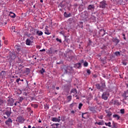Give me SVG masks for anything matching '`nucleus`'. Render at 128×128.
<instances>
[{
	"label": "nucleus",
	"instance_id": "obj_26",
	"mask_svg": "<svg viewBox=\"0 0 128 128\" xmlns=\"http://www.w3.org/2000/svg\"><path fill=\"white\" fill-rule=\"evenodd\" d=\"M72 14L70 13L69 14H68L66 12H64V16H65V18H70Z\"/></svg>",
	"mask_w": 128,
	"mask_h": 128
},
{
	"label": "nucleus",
	"instance_id": "obj_55",
	"mask_svg": "<svg viewBox=\"0 0 128 128\" xmlns=\"http://www.w3.org/2000/svg\"><path fill=\"white\" fill-rule=\"evenodd\" d=\"M18 91L19 92H20V94H22V90H20V89H18Z\"/></svg>",
	"mask_w": 128,
	"mask_h": 128
},
{
	"label": "nucleus",
	"instance_id": "obj_21",
	"mask_svg": "<svg viewBox=\"0 0 128 128\" xmlns=\"http://www.w3.org/2000/svg\"><path fill=\"white\" fill-rule=\"evenodd\" d=\"M36 34L38 36H40L43 34L42 32L40 30H37Z\"/></svg>",
	"mask_w": 128,
	"mask_h": 128
},
{
	"label": "nucleus",
	"instance_id": "obj_7",
	"mask_svg": "<svg viewBox=\"0 0 128 128\" xmlns=\"http://www.w3.org/2000/svg\"><path fill=\"white\" fill-rule=\"evenodd\" d=\"M122 98L124 100H126V98H128V90L124 91V92L122 94Z\"/></svg>",
	"mask_w": 128,
	"mask_h": 128
},
{
	"label": "nucleus",
	"instance_id": "obj_61",
	"mask_svg": "<svg viewBox=\"0 0 128 128\" xmlns=\"http://www.w3.org/2000/svg\"><path fill=\"white\" fill-rule=\"evenodd\" d=\"M60 12H62V10H64L62 8H60Z\"/></svg>",
	"mask_w": 128,
	"mask_h": 128
},
{
	"label": "nucleus",
	"instance_id": "obj_45",
	"mask_svg": "<svg viewBox=\"0 0 128 128\" xmlns=\"http://www.w3.org/2000/svg\"><path fill=\"white\" fill-rule=\"evenodd\" d=\"M32 106H34V108H38V106L36 104H32Z\"/></svg>",
	"mask_w": 128,
	"mask_h": 128
},
{
	"label": "nucleus",
	"instance_id": "obj_18",
	"mask_svg": "<svg viewBox=\"0 0 128 128\" xmlns=\"http://www.w3.org/2000/svg\"><path fill=\"white\" fill-rule=\"evenodd\" d=\"M101 88H102V90H104V88H106V82L104 81H102V82H101Z\"/></svg>",
	"mask_w": 128,
	"mask_h": 128
},
{
	"label": "nucleus",
	"instance_id": "obj_64",
	"mask_svg": "<svg viewBox=\"0 0 128 128\" xmlns=\"http://www.w3.org/2000/svg\"><path fill=\"white\" fill-rule=\"evenodd\" d=\"M32 128V126H31L29 125V126H28V128Z\"/></svg>",
	"mask_w": 128,
	"mask_h": 128
},
{
	"label": "nucleus",
	"instance_id": "obj_19",
	"mask_svg": "<svg viewBox=\"0 0 128 128\" xmlns=\"http://www.w3.org/2000/svg\"><path fill=\"white\" fill-rule=\"evenodd\" d=\"M96 124H98V126H102L103 124H104V122L102 120V122H96Z\"/></svg>",
	"mask_w": 128,
	"mask_h": 128
},
{
	"label": "nucleus",
	"instance_id": "obj_60",
	"mask_svg": "<svg viewBox=\"0 0 128 128\" xmlns=\"http://www.w3.org/2000/svg\"><path fill=\"white\" fill-rule=\"evenodd\" d=\"M14 28H16V27H14V26L12 27V30H14Z\"/></svg>",
	"mask_w": 128,
	"mask_h": 128
},
{
	"label": "nucleus",
	"instance_id": "obj_13",
	"mask_svg": "<svg viewBox=\"0 0 128 128\" xmlns=\"http://www.w3.org/2000/svg\"><path fill=\"white\" fill-rule=\"evenodd\" d=\"M18 118V122H20L21 124H22V122H24V117L22 116H19Z\"/></svg>",
	"mask_w": 128,
	"mask_h": 128
},
{
	"label": "nucleus",
	"instance_id": "obj_53",
	"mask_svg": "<svg viewBox=\"0 0 128 128\" xmlns=\"http://www.w3.org/2000/svg\"><path fill=\"white\" fill-rule=\"evenodd\" d=\"M76 100H80V96H78V95L76 96Z\"/></svg>",
	"mask_w": 128,
	"mask_h": 128
},
{
	"label": "nucleus",
	"instance_id": "obj_63",
	"mask_svg": "<svg viewBox=\"0 0 128 128\" xmlns=\"http://www.w3.org/2000/svg\"><path fill=\"white\" fill-rule=\"evenodd\" d=\"M71 113H72V114H74V111L72 110V111L71 112Z\"/></svg>",
	"mask_w": 128,
	"mask_h": 128
},
{
	"label": "nucleus",
	"instance_id": "obj_48",
	"mask_svg": "<svg viewBox=\"0 0 128 128\" xmlns=\"http://www.w3.org/2000/svg\"><path fill=\"white\" fill-rule=\"evenodd\" d=\"M20 80H21L20 78H18L16 80V82H17V84H18V82H20Z\"/></svg>",
	"mask_w": 128,
	"mask_h": 128
},
{
	"label": "nucleus",
	"instance_id": "obj_1",
	"mask_svg": "<svg viewBox=\"0 0 128 128\" xmlns=\"http://www.w3.org/2000/svg\"><path fill=\"white\" fill-rule=\"evenodd\" d=\"M65 58H66L67 60H68V62H70L72 60L73 58H74V56L72 55V52H68L66 54L64 55Z\"/></svg>",
	"mask_w": 128,
	"mask_h": 128
},
{
	"label": "nucleus",
	"instance_id": "obj_57",
	"mask_svg": "<svg viewBox=\"0 0 128 128\" xmlns=\"http://www.w3.org/2000/svg\"><path fill=\"white\" fill-rule=\"evenodd\" d=\"M78 108L80 110V103L79 104Z\"/></svg>",
	"mask_w": 128,
	"mask_h": 128
},
{
	"label": "nucleus",
	"instance_id": "obj_32",
	"mask_svg": "<svg viewBox=\"0 0 128 128\" xmlns=\"http://www.w3.org/2000/svg\"><path fill=\"white\" fill-rule=\"evenodd\" d=\"M68 102H70L72 100V96H69L67 97Z\"/></svg>",
	"mask_w": 128,
	"mask_h": 128
},
{
	"label": "nucleus",
	"instance_id": "obj_46",
	"mask_svg": "<svg viewBox=\"0 0 128 128\" xmlns=\"http://www.w3.org/2000/svg\"><path fill=\"white\" fill-rule=\"evenodd\" d=\"M98 118H100V120H102V118H104V116L103 115L98 116Z\"/></svg>",
	"mask_w": 128,
	"mask_h": 128
},
{
	"label": "nucleus",
	"instance_id": "obj_11",
	"mask_svg": "<svg viewBox=\"0 0 128 128\" xmlns=\"http://www.w3.org/2000/svg\"><path fill=\"white\" fill-rule=\"evenodd\" d=\"M36 34V29L32 28L30 30V36H34Z\"/></svg>",
	"mask_w": 128,
	"mask_h": 128
},
{
	"label": "nucleus",
	"instance_id": "obj_44",
	"mask_svg": "<svg viewBox=\"0 0 128 128\" xmlns=\"http://www.w3.org/2000/svg\"><path fill=\"white\" fill-rule=\"evenodd\" d=\"M74 104H76V103H72L70 105V108H74Z\"/></svg>",
	"mask_w": 128,
	"mask_h": 128
},
{
	"label": "nucleus",
	"instance_id": "obj_40",
	"mask_svg": "<svg viewBox=\"0 0 128 128\" xmlns=\"http://www.w3.org/2000/svg\"><path fill=\"white\" fill-rule=\"evenodd\" d=\"M88 66V62H85L84 63V66L86 67V66Z\"/></svg>",
	"mask_w": 128,
	"mask_h": 128
},
{
	"label": "nucleus",
	"instance_id": "obj_54",
	"mask_svg": "<svg viewBox=\"0 0 128 128\" xmlns=\"http://www.w3.org/2000/svg\"><path fill=\"white\" fill-rule=\"evenodd\" d=\"M46 51V49L44 48L42 50H40V52H45Z\"/></svg>",
	"mask_w": 128,
	"mask_h": 128
},
{
	"label": "nucleus",
	"instance_id": "obj_49",
	"mask_svg": "<svg viewBox=\"0 0 128 128\" xmlns=\"http://www.w3.org/2000/svg\"><path fill=\"white\" fill-rule=\"evenodd\" d=\"M16 50H18V52H20V48L18 46V47L16 48Z\"/></svg>",
	"mask_w": 128,
	"mask_h": 128
},
{
	"label": "nucleus",
	"instance_id": "obj_25",
	"mask_svg": "<svg viewBox=\"0 0 128 128\" xmlns=\"http://www.w3.org/2000/svg\"><path fill=\"white\" fill-rule=\"evenodd\" d=\"M82 118H88V113H82Z\"/></svg>",
	"mask_w": 128,
	"mask_h": 128
},
{
	"label": "nucleus",
	"instance_id": "obj_10",
	"mask_svg": "<svg viewBox=\"0 0 128 128\" xmlns=\"http://www.w3.org/2000/svg\"><path fill=\"white\" fill-rule=\"evenodd\" d=\"M66 6V2L64 1H62V2H60L58 6V8H64V6Z\"/></svg>",
	"mask_w": 128,
	"mask_h": 128
},
{
	"label": "nucleus",
	"instance_id": "obj_8",
	"mask_svg": "<svg viewBox=\"0 0 128 128\" xmlns=\"http://www.w3.org/2000/svg\"><path fill=\"white\" fill-rule=\"evenodd\" d=\"M12 118H8V120L5 122V124L6 126H10V124H12Z\"/></svg>",
	"mask_w": 128,
	"mask_h": 128
},
{
	"label": "nucleus",
	"instance_id": "obj_37",
	"mask_svg": "<svg viewBox=\"0 0 128 128\" xmlns=\"http://www.w3.org/2000/svg\"><path fill=\"white\" fill-rule=\"evenodd\" d=\"M112 126H113L112 128H118V126H116V122H112Z\"/></svg>",
	"mask_w": 128,
	"mask_h": 128
},
{
	"label": "nucleus",
	"instance_id": "obj_28",
	"mask_svg": "<svg viewBox=\"0 0 128 128\" xmlns=\"http://www.w3.org/2000/svg\"><path fill=\"white\" fill-rule=\"evenodd\" d=\"M104 32V34L102 35V36H104L106 34V31L104 30V29H101L99 31V34H100V32Z\"/></svg>",
	"mask_w": 128,
	"mask_h": 128
},
{
	"label": "nucleus",
	"instance_id": "obj_5",
	"mask_svg": "<svg viewBox=\"0 0 128 128\" xmlns=\"http://www.w3.org/2000/svg\"><path fill=\"white\" fill-rule=\"evenodd\" d=\"M14 99H13L12 98H10L8 100V106H14Z\"/></svg>",
	"mask_w": 128,
	"mask_h": 128
},
{
	"label": "nucleus",
	"instance_id": "obj_15",
	"mask_svg": "<svg viewBox=\"0 0 128 128\" xmlns=\"http://www.w3.org/2000/svg\"><path fill=\"white\" fill-rule=\"evenodd\" d=\"M32 44V40H30V38H27L26 40V44L27 46H30V44Z\"/></svg>",
	"mask_w": 128,
	"mask_h": 128
},
{
	"label": "nucleus",
	"instance_id": "obj_9",
	"mask_svg": "<svg viewBox=\"0 0 128 128\" xmlns=\"http://www.w3.org/2000/svg\"><path fill=\"white\" fill-rule=\"evenodd\" d=\"M52 122H60V116H58L57 118H52Z\"/></svg>",
	"mask_w": 128,
	"mask_h": 128
},
{
	"label": "nucleus",
	"instance_id": "obj_33",
	"mask_svg": "<svg viewBox=\"0 0 128 128\" xmlns=\"http://www.w3.org/2000/svg\"><path fill=\"white\" fill-rule=\"evenodd\" d=\"M24 98L23 97H22V96H21V97H20L19 98H18V100H19V102H22V100H24Z\"/></svg>",
	"mask_w": 128,
	"mask_h": 128
},
{
	"label": "nucleus",
	"instance_id": "obj_34",
	"mask_svg": "<svg viewBox=\"0 0 128 128\" xmlns=\"http://www.w3.org/2000/svg\"><path fill=\"white\" fill-rule=\"evenodd\" d=\"M114 105H115V106H120V102H118V100H116V102H115Z\"/></svg>",
	"mask_w": 128,
	"mask_h": 128
},
{
	"label": "nucleus",
	"instance_id": "obj_23",
	"mask_svg": "<svg viewBox=\"0 0 128 128\" xmlns=\"http://www.w3.org/2000/svg\"><path fill=\"white\" fill-rule=\"evenodd\" d=\"M80 63H77L74 65V68H80Z\"/></svg>",
	"mask_w": 128,
	"mask_h": 128
},
{
	"label": "nucleus",
	"instance_id": "obj_16",
	"mask_svg": "<svg viewBox=\"0 0 128 128\" xmlns=\"http://www.w3.org/2000/svg\"><path fill=\"white\" fill-rule=\"evenodd\" d=\"M113 118L117 120H118L120 118V116L118 114H115L113 115Z\"/></svg>",
	"mask_w": 128,
	"mask_h": 128
},
{
	"label": "nucleus",
	"instance_id": "obj_24",
	"mask_svg": "<svg viewBox=\"0 0 128 128\" xmlns=\"http://www.w3.org/2000/svg\"><path fill=\"white\" fill-rule=\"evenodd\" d=\"M96 86L97 90H102V86L100 84H96Z\"/></svg>",
	"mask_w": 128,
	"mask_h": 128
},
{
	"label": "nucleus",
	"instance_id": "obj_56",
	"mask_svg": "<svg viewBox=\"0 0 128 128\" xmlns=\"http://www.w3.org/2000/svg\"><path fill=\"white\" fill-rule=\"evenodd\" d=\"M122 64H124V66H126V62H122Z\"/></svg>",
	"mask_w": 128,
	"mask_h": 128
},
{
	"label": "nucleus",
	"instance_id": "obj_12",
	"mask_svg": "<svg viewBox=\"0 0 128 128\" xmlns=\"http://www.w3.org/2000/svg\"><path fill=\"white\" fill-rule=\"evenodd\" d=\"M112 41L113 42H115V44H116V45H117L118 44V42H120V39H118V38H112Z\"/></svg>",
	"mask_w": 128,
	"mask_h": 128
},
{
	"label": "nucleus",
	"instance_id": "obj_50",
	"mask_svg": "<svg viewBox=\"0 0 128 128\" xmlns=\"http://www.w3.org/2000/svg\"><path fill=\"white\" fill-rule=\"evenodd\" d=\"M34 36H31L29 38V40H34Z\"/></svg>",
	"mask_w": 128,
	"mask_h": 128
},
{
	"label": "nucleus",
	"instance_id": "obj_2",
	"mask_svg": "<svg viewBox=\"0 0 128 128\" xmlns=\"http://www.w3.org/2000/svg\"><path fill=\"white\" fill-rule=\"evenodd\" d=\"M4 114H6V116H7V117L4 116V118L6 120L8 118H10V114H12V108H9L8 110H6Z\"/></svg>",
	"mask_w": 128,
	"mask_h": 128
},
{
	"label": "nucleus",
	"instance_id": "obj_38",
	"mask_svg": "<svg viewBox=\"0 0 128 128\" xmlns=\"http://www.w3.org/2000/svg\"><path fill=\"white\" fill-rule=\"evenodd\" d=\"M45 34H50V32L48 30H46V31L44 32Z\"/></svg>",
	"mask_w": 128,
	"mask_h": 128
},
{
	"label": "nucleus",
	"instance_id": "obj_41",
	"mask_svg": "<svg viewBox=\"0 0 128 128\" xmlns=\"http://www.w3.org/2000/svg\"><path fill=\"white\" fill-rule=\"evenodd\" d=\"M111 104H116V100H112V101L110 102Z\"/></svg>",
	"mask_w": 128,
	"mask_h": 128
},
{
	"label": "nucleus",
	"instance_id": "obj_14",
	"mask_svg": "<svg viewBox=\"0 0 128 128\" xmlns=\"http://www.w3.org/2000/svg\"><path fill=\"white\" fill-rule=\"evenodd\" d=\"M89 110L90 112H92L93 114H96V108L93 107H89Z\"/></svg>",
	"mask_w": 128,
	"mask_h": 128
},
{
	"label": "nucleus",
	"instance_id": "obj_42",
	"mask_svg": "<svg viewBox=\"0 0 128 128\" xmlns=\"http://www.w3.org/2000/svg\"><path fill=\"white\" fill-rule=\"evenodd\" d=\"M120 114H124V109H121L120 110Z\"/></svg>",
	"mask_w": 128,
	"mask_h": 128
},
{
	"label": "nucleus",
	"instance_id": "obj_52",
	"mask_svg": "<svg viewBox=\"0 0 128 128\" xmlns=\"http://www.w3.org/2000/svg\"><path fill=\"white\" fill-rule=\"evenodd\" d=\"M87 74H90V70H87Z\"/></svg>",
	"mask_w": 128,
	"mask_h": 128
},
{
	"label": "nucleus",
	"instance_id": "obj_36",
	"mask_svg": "<svg viewBox=\"0 0 128 128\" xmlns=\"http://www.w3.org/2000/svg\"><path fill=\"white\" fill-rule=\"evenodd\" d=\"M115 56H120V53L118 52H116L114 53Z\"/></svg>",
	"mask_w": 128,
	"mask_h": 128
},
{
	"label": "nucleus",
	"instance_id": "obj_27",
	"mask_svg": "<svg viewBox=\"0 0 128 128\" xmlns=\"http://www.w3.org/2000/svg\"><path fill=\"white\" fill-rule=\"evenodd\" d=\"M106 114H107V116H112V112H110V111H108V110H106Z\"/></svg>",
	"mask_w": 128,
	"mask_h": 128
},
{
	"label": "nucleus",
	"instance_id": "obj_35",
	"mask_svg": "<svg viewBox=\"0 0 128 128\" xmlns=\"http://www.w3.org/2000/svg\"><path fill=\"white\" fill-rule=\"evenodd\" d=\"M40 74H42L44 72H46V70L44 68H42V69L40 70Z\"/></svg>",
	"mask_w": 128,
	"mask_h": 128
},
{
	"label": "nucleus",
	"instance_id": "obj_62",
	"mask_svg": "<svg viewBox=\"0 0 128 128\" xmlns=\"http://www.w3.org/2000/svg\"><path fill=\"white\" fill-rule=\"evenodd\" d=\"M52 88H53V90H54V88H56V86H52Z\"/></svg>",
	"mask_w": 128,
	"mask_h": 128
},
{
	"label": "nucleus",
	"instance_id": "obj_3",
	"mask_svg": "<svg viewBox=\"0 0 128 128\" xmlns=\"http://www.w3.org/2000/svg\"><path fill=\"white\" fill-rule=\"evenodd\" d=\"M108 6V4H106V0H103L101 2L100 4V8H106Z\"/></svg>",
	"mask_w": 128,
	"mask_h": 128
},
{
	"label": "nucleus",
	"instance_id": "obj_51",
	"mask_svg": "<svg viewBox=\"0 0 128 128\" xmlns=\"http://www.w3.org/2000/svg\"><path fill=\"white\" fill-rule=\"evenodd\" d=\"M2 24H4V21L0 20V26H2Z\"/></svg>",
	"mask_w": 128,
	"mask_h": 128
},
{
	"label": "nucleus",
	"instance_id": "obj_39",
	"mask_svg": "<svg viewBox=\"0 0 128 128\" xmlns=\"http://www.w3.org/2000/svg\"><path fill=\"white\" fill-rule=\"evenodd\" d=\"M26 72L27 74H30V68H26Z\"/></svg>",
	"mask_w": 128,
	"mask_h": 128
},
{
	"label": "nucleus",
	"instance_id": "obj_6",
	"mask_svg": "<svg viewBox=\"0 0 128 128\" xmlns=\"http://www.w3.org/2000/svg\"><path fill=\"white\" fill-rule=\"evenodd\" d=\"M94 8H96V6H94V4H90L88 6V10H91V12H94Z\"/></svg>",
	"mask_w": 128,
	"mask_h": 128
},
{
	"label": "nucleus",
	"instance_id": "obj_20",
	"mask_svg": "<svg viewBox=\"0 0 128 128\" xmlns=\"http://www.w3.org/2000/svg\"><path fill=\"white\" fill-rule=\"evenodd\" d=\"M70 94H78V90H76V89L74 88L71 90Z\"/></svg>",
	"mask_w": 128,
	"mask_h": 128
},
{
	"label": "nucleus",
	"instance_id": "obj_43",
	"mask_svg": "<svg viewBox=\"0 0 128 128\" xmlns=\"http://www.w3.org/2000/svg\"><path fill=\"white\" fill-rule=\"evenodd\" d=\"M56 40L57 42H60V44H62V40H60V38H56Z\"/></svg>",
	"mask_w": 128,
	"mask_h": 128
},
{
	"label": "nucleus",
	"instance_id": "obj_58",
	"mask_svg": "<svg viewBox=\"0 0 128 128\" xmlns=\"http://www.w3.org/2000/svg\"><path fill=\"white\" fill-rule=\"evenodd\" d=\"M48 26H46V27H45V30H48Z\"/></svg>",
	"mask_w": 128,
	"mask_h": 128
},
{
	"label": "nucleus",
	"instance_id": "obj_29",
	"mask_svg": "<svg viewBox=\"0 0 128 128\" xmlns=\"http://www.w3.org/2000/svg\"><path fill=\"white\" fill-rule=\"evenodd\" d=\"M58 126H60L59 124H52L53 128H58Z\"/></svg>",
	"mask_w": 128,
	"mask_h": 128
},
{
	"label": "nucleus",
	"instance_id": "obj_30",
	"mask_svg": "<svg viewBox=\"0 0 128 128\" xmlns=\"http://www.w3.org/2000/svg\"><path fill=\"white\" fill-rule=\"evenodd\" d=\"M118 4H124V0H118Z\"/></svg>",
	"mask_w": 128,
	"mask_h": 128
},
{
	"label": "nucleus",
	"instance_id": "obj_17",
	"mask_svg": "<svg viewBox=\"0 0 128 128\" xmlns=\"http://www.w3.org/2000/svg\"><path fill=\"white\" fill-rule=\"evenodd\" d=\"M10 16L12 18H16V14L12 12H10V14H9Z\"/></svg>",
	"mask_w": 128,
	"mask_h": 128
},
{
	"label": "nucleus",
	"instance_id": "obj_47",
	"mask_svg": "<svg viewBox=\"0 0 128 128\" xmlns=\"http://www.w3.org/2000/svg\"><path fill=\"white\" fill-rule=\"evenodd\" d=\"M64 64V62L62 60H60L59 62H56L57 64Z\"/></svg>",
	"mask_w": 128,
	"mask_h": 128
},
{
	"label": "nucleus",
	"instance_id": "obj_31",
	"mask_svg": "<svg viewBox=\"0 0 128 128\" xmlns=\"http://www.w3.org/2000/svg\"><path fill=\"white\" fill-rule=\"evenodd\" d=\"M105 124L106 126H109V128H112V125H110L112 124V123L110 122H108V123L106 122Z\"/></svg>",
	"mask_w": 128,
	"mask_h": 128
},
{
	"label": "nucleus",
	"instance_id": "obj_59",
	"mask_svg": "<svg viewBox=\"0 0 128 128\" xmlns=\"http://www.w3.org/2000/svg\"><path fill=\"white\" fill-rule=\"evenodd\" d=\"M2 72H4V71H2V72H0V76L2 74Z\"/></svg>",
	"mask_w": 128,
	"mask_h": 128
},
{
	"label": "nucleus",
	"instance_id": "obj_4",
	"mask_svg": "<svg viewBox=\"0 0 128 128\" xmlns=\"http://www.w3.org/2000/svg\"><path fill=\"white\" fill-rule=\"evenodd\" d=\"M109 96L110 94H108V92H104L102 96V100H106Z\"/></svg>",
	"mask_w": 128,
	"mask_h": 128
},
{
	"label": "nucleus",
	"instance_id": "obj_22",
	"mask_svg": "<svg viewBox=\"0 0 128 128\" xmlns=\"http://www.w3.org/2000/svg\"><path fill=\"white\" fill-rule=\"evenodd\" d=\"M6 104V100L0 99V106H4Z\"/></svg>",
	"mask_w": 128,
	"mask_h": 128
}]
</instances>
